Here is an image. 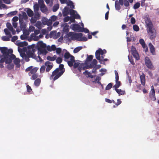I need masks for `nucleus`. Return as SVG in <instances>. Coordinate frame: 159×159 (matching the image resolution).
Returning a JSON list of instances; mask_svg holds the SVG:
<instances>
[{
  "instance_id": "nucleus-44",
  "label": "nucleus",
  "mask_w": 159,
  "mask_h": 159,
  "mask_svg": "<svg viewBox=\"0 0 159 159\" xmlns=\"http://www.w3.org/2000/svg\"><path fill=\"white\" fill-rule=\"evenodd\" d=\"M45 66L43 65L40 68V72L42 73H43L45 71Z\"/></svg>"
},
{
  "instance_id": "nucleus-17",
  "label": "nucleus",
  "mask_w": 159,
  "mask_h": 159,
  "mask_svg": "<svg viewBox=\"0 0 159 159\" xmlns=\"http://www.w3.org/2000/svg\"><path fill=\"white\" fill-rule=\"evenodd\" d=\"M58 69V70L60 72H62L63 74L65 71V69L64 68V65L62 64H60L59 65V67L57 68Z\"/></svg>"
},
{
  "instance_id": "nucleus-52",
  "label": "nucleus",
  "mask_w": 159,
  "mask_h": 159,
  "mask_svg": "<svg viewBox=\"0 0 159 159\" xmlns=\"http://www.w3.org/2000/svg\"><path fill=\"white\" fill-rule=\"evenodd\" d=\"M83 74L86 75H87L88 77L90 76L91 75V73L87 70H86L84 72Z\"/></svg>"
},
{
  "instance_id": "nucleus-30",
  "label": "nucleus",
  "mask_w": 159,
  "mask_h": 159,
  "mask_svg": "<svg viewBox=\"0 0 159 159\" xmlns=\"http://www.w3.org/2000/svg\"><path fill=\"white\" fill-rule=\"evenodd\" d=\"M150 96L151 98H154V99H156L155 91L154 90H151V91L150 93Z\"/></svg>"
},
{
  "instance_id": "nucleus-21",
  "label": "nucleus",
  "mask_w": 159,
  "mask_h": 159,
  "mask_svg": "<svg viewBox=\"0 0 159 159\" xmlns=\"http://www.w3.org/2000/svg\"><path fill=\"white\" fill-rule=\"evenodd\" d=\"M116 92L119 94V95H124L125 94V91L122 90L121 89H116L115 90Z\"/></svg>"
},
{
  "instance_id": "nucleus-29",
  "label": "nucleus",
  "mask_w": 159,
  "mask_h": 159,
  "mask_svg": "<svg viewBox=\"0 0 159 159\" xmlns=\"http://www.w3.org/2000/svg\"><path fill=\"white\" fill-rule=\"evenodd\" d=\"M139 42L143 48H144L146 47V44L144 40L143 39H140L139 40Z\"/></svg>"
},
{
  "instance_id": "nucleus-56",
  "label": "nucleus",
  "mask_w": 159,
  "mask_h": 159,
  "mask_svg": "<svg viewBox=\"0 0 159 159\" xmlns=\"http://www.w3.org/2000/svg\"><path fill=\"white\" fill-rule=\"evenodd\" d=\"M70 17L69 16H67L65 17L64 18V21L65 22H66L68 21L69 20H70Z\"/></svg>"
},
{
  "instance_id": "nucleus-5",
  "label": "nucleus",
  "mask_w": 159,
  "mask_h": 159,
  "mask_svg": "<svg viewBox=\"0 0 159 159\" xmlns=\"http://www.w3.org/2000/svg\"><path fill=\"white\" fill-rule=\"evenodd\" d=\"M0 50L1 52L3 54V56L5 58L7 57H10V58H12L14 59L16 56L13 54L10 55L7 52L8 49L6 47H0Z\"/></svg>"
},
{
  "instance_id": "nucleus-62",
  "label": "nucleus",
  "mask_w": 159,
  "mask_h": 159,
  "mask_svg": "<svg viewBox=\"0 0 159 159\" xmlns=\"http://www.w3.org/2000/svg\"><path fill=\"white\" fill-rule=\"evenodd\" d=\"M135 19L134 18L132 17L131 18L130 22L132 24H134L135 23Z\"/></svg>"
},
{
  "instance_id": "nucleus-34",
  "label": "nucleus",
  "mask_w": 159,
  "mask_h": 159,
  "mask_svg": "<svg viewBox=\"0 0 159 159\" xmlns=\"http://www.w3.org/2000/svg\"><path fill=\"white\" fill-rule=\"evenodd\" d=\"M133 30L136 32L139 31V26L136 25H134L133 26Z\"/></svg>"
},
{
  "instance_id": "nucleus-12",
  "label": "nucleus",
  "mask_w": 159,
  "mask_h": 159,
  "mask_svg": "<svg viewBox=\"0 0 159 159\" xmlns=\"http://www.w3.org/2000/svg\"><path fill=\"white\" fill-rule=\"evenodd\" d=\"M45 66H46V71L49 72L53 66V64L49 61H47L45 63Z\"/></svg>"
},
{
  "instance_id": "nucleus-43",
  "label": "nucleus",
  "mask_w": 159,
  "mask_h": 159,
  "mask_svg": "<svg viewBox=\"0 0 159 159\" xmlns=\"http://www.w3.org/2000/svg\"><path fill=\"white\" fill-rule=\"evenodd\" d=\"M74 64H73V67L74 69H75L77 68L81 64L79 62H75L74 63Z\"/></svg>"
},
{
  "instance_id": "nucleus-2",
  "label": "nucleus",
  "mask_w": 159,
  "mask_h": 159,
  "mask_svg": "<svg viewBox=\"0 0 159 159\" xmlns=\"http://www.w3.org/2000/svg\"><path fill=\"white\" fill-rule=\"evenodd\" d=\"M68 35L69 36L71 37V39L72 40H75L78 39H80L79 41H86L88 40L86 37H83V34L81 33L76 34L73 32H70L68 34Z\"/></svg>"
},
{
  "instance_id": "nucleus-57",
  "label": "nucleus",
  "mask_w": 159,
  "mask_h": 159,
  "mask_svg": "<svg viewBox=\"0 0 159 159\" xmlns=\"http://www.w3.org/2000/svg\"><path fill=\"white\" fill-rule=\"evenodd\" d=\"M56 50L57 53L58 54H60L61 53V49L60 48H57Z\"/></svg>"
},
{
  "instance_id": "nucleus-27",
  "label": "nucleus",
  "mask_w": 159,
  "mask_h": 159,
  "mask_svg": "<svg viewBox=\"0 0 159 159\" xmlns=\"http://www.w3.org/2000/svg\"><path fill=\"white\" fill-rule=\"evenodd\" d=\"M18 45L19 46L22 47L24 46H27L28 45V43L24 41L19 43Z\"/></svg>"
},
{
  "instance_id": "nucleus-41",
  "label": "nucleus",
  "mask_w": 159,
  "mask_h": 159,
  "mask_svg": "<svg viewBox=\"0 0 159 159\" xmlns=\"http://www.w3.org/2000/svg\"><path fill=\"white\" fill-rule=\"evenodd\" d=\"M38 70V68L36 67H35L33 69H31L30 72L31 74H35V73Z\"/></svg>"
},
{
  "instance_id": "nucleus-8",
  "label": "nucleus",
  "mask_w": 159,
  "mask_h": 159,
  "mask_svg": "<svg viewBox=\"0 0 159 159\" xmlns=\"http://www.w3.org/2000/svg\"><path fill=\"white\" fill-rule=\"evenodd\" d=\"M144 61L145 65L148 68L150 69H153L154 66L148 57H146L145 58Z\"/></svg>"
},
{
  "instance_id": "nucleus-33",
  "label": "nucleus",
  "mask_w": 159,
  "mask_h": 159,
  "mask_svg": "<svg viewBox=\"0 0 159 159\" xmlns=\"http://www.w3.org/2000/svg\"><path fill=\"white\" fill-rule=\"evenodd\" d=\"M140 5V3L139 2H137L133 6V8L134 9H137L139 7Z\"/></svg>"
},
{
  "instance_id": "nucleus-58",
  "label": "nucleus",
  "mask_w": 159,
  "mask_h": 159,
  "mask_svg": "<svg viewBox=\"0 0 159 159\" xmlns=\"http://www.w3.org/2000/svg\"><path fill=\"white\" fill-rule=\"evenodd\" d=\"M27 91L28 92H30L32 91V89L31 87L29 85H27L26 86Z\"/></svg>"
},
{
  "instance_id": "nucleus-60",
  "label": "nucleus",
  "mask_w": 159,
  "mask_h": 159,
  "mask_svg": "<svg viewBox=\"0 0 159 159\" xmlns=\"http://www.w3.org/2000/svg\"><path fill=\"white\" fill-rule=\"evenodd\" d=\"M37 20V19L35 18L32 17L30 21L32 23H35Z\"/></svg>"
},
{
  "instance_id": "nucleus-48",
  "label": "nucleus",
  "mask_w": 159,
  "mask_h": 159,
  "mask_svg": "<svg viewBox=\"0 0 159 159\" xmlns=\"http://www.w3.org/2000/svg\"><path fill=\"white\" fill-rule=\"evenodd\" d=\"M14 65L13 64H9L7 66V67L9 70H11L14 67Z\"/></svg>"
},
{
  "instance_id": "nucleus-36",
  "label": "nucleus",
  "mask_w": 159,
  "mask_h": 159,
  "mask_svg": "<svg viewBox=\"0 0 159 159\" xmlns=\"http://www.w3.org/2000/svg\"><path fill=\"white\" fill-rule=\"evenodd\" d=\"M112 85L113 84L111 83L108 84L106 87V90H108L112 88Z\"/></svg>"
},
{
  "instance_id": "nucleus-49",
  "label": "nucleus",
  "mask_w": 159,
  "mask_h": 159,
  "mask_svg": "<svg viewBox=\"0 0 159 159\" xmlns=\"http://www.w3.org/2000/svg\"><path fill=\"white\" fill-rule=\"evenodd\" d=\"M47 59L50 61H55V58L52 57L48 56L47 57Z\"/></svg>"
},
{
  "instance_id": "nucleus-61",
  "label": "nucleus",
  "mask_w": 159,
  "mask_h": 159,
  "mask_svg": "<svg viewBox=\"0 0 159 159\" xmlns=\"http://www.w3.org/2000/svg\"><path fill=\"white\" fill-rule=\"evenodd\" d=\"M131 53H132L133 52H137L136 48H135L134 46H131Z\"/></svg>"
},
{
  "instance_id": "nucleus-3",
  "label": "nucleus",
  "mask_w": 159,
  "mask_h": 159,
  "mask_svg": "<svg viewBox=\"0 0 159 159\" xmlns=\"http://www.w3.org/2000/svg\"><path fill=\"white\" fill-rule=\"evenodd\" d=\"M64 57L65 59V61H67L68 66L70 67L72 66L73 64L75 61L74 57L70 55L68 52L65 53Z\"/></svg>"
},
{
  "instance_id": "nucleus-15",
  "label": "nucleus",
  "mask_w": 159,
  "mask_h": 159,
  "mask_svg": "<svg viewBox=\"0 0 159 159\" xmlns=\"http://www.w3.org/2000/svg\"><path fill=\"white\" fill-rule=\"evenodd\" d=\"M69 8L68 7H66L64 8V11L63 12V15L65 16L69 14Z\"/></svg>"
},
{
  "instance_id": "nucleus-16",
  "label": "nucleus",
  "mask_w": 159,
  "mask_h": 159,
  "mask_svg": "<svg viewBox=\"0 0 159 159\" xmlns=\"http://www.w3.org/2000/svg\"><path fill=\"white\" fill-rule=\"evenodd\" d=\"M149 46L151 52L152 54L154 55L155 54V49L154 46L151 43L149 44Z\"/></svg>"
},
{
  "instance_id": "nucleus-24",
  "label": "nucleus",
  "mask_w": 159,
  "mask_h": 159,
  "mask_svg": "<svg viewBox=\"0 0 159 159\" xmlns=\"http://www.w3.org/2000/svg\"><path fill=\"white\" fill-rule=\"evenodd\" d=\"M27 13L28 16L30 17H32L34 15L33 11L30 9H28L27 11Z\"/></svg>"
},
{
  "instance_id": "nucleus-7",
  "label": "nucleus",
  "mask_w": 159,
  "mask_h": 159,
  "mask_svg": "<svg viewBox=\"0 0 159 159\" xmlns=\"http://www.w3.org/2000/svg\"><path fill=\"white\" fill-rule=\"evenodd\" d=\"M104 54V51L101 48H99L95 52L96 57L101 64H102V60L101 59L100 55H102Z\"/></svg>"
},
{
  "instance_id": "nucleus-19",
  "label": "nucleus",
  "mask_w": 159,
  "mask_h": 159,
  "mask_svg": "<svg viewBox=\"0 0 159 159\" xmlns=\"http://www.w3.org/2000/svg\"><path fill=\"white\" fill-rule=\"evenodd\" d=\"M120 5L119 1L116 0L115 1V7L116 10H119L120 9Z\"/></svg>"
},
{
  "instance_id": "nucleus-38",
  "label": "nucleus",
  "mask_w": 159,
  "mask_h": 159,
  "mask_svg": "<svg viewBox=\"0 0 159 159\" xmlns=\"http://www.w3.org/2000/svg\"><path fill=\"white\" fill-rule=\"evenodd\" d=\"M82 48V47H79L75 48L73 52L74 53H76L79 51Z\"/></svg>"
},
{
  "instance_id": "nucleus-40",
  "label": "nucleus",
  "mask_w": 159,
  "mask_h": 159,
  "mask_svg": "<svg viewBox=\"0 0 159 159\" xmlns=\"http://www.w3.org/2000/svg\"><path fill=\"white\" fill-rule=\"evenodd\" d=\"M14 63L15 64H18L20 63V60L18 58H16V57L13 59Z\"/></svg>"
},
{
  "instance_id": "nucleus-64",
  "label": "nucleus",
  "mask_w": 159,
  "mask_h": 159,
  "mask_svg": "<svg viewBox=\"0 0 159 159\" xmlns=\"http://www.w3.org/2000/svg\"><path fill=\"white\" fill-rule=\"evenodd\" d=\"M38 77V75L36 74H34L31 77V78L33 80L36 79Z\"/></svg>"
},
{
  "instance_id": "nucleus-59",
  "label": "nucleus",
  "mask_w": 159,
  "mask_h": 159,
  "mask_svg": "<svg viewBox=\"0 0 159 159\" xmlns=\"http://www.w3.org/2000/svg\"><path fill=\"white\" fill-rule=\"evenodd\" d=\"M52 22L51 20H50V19L48 20L46 22V24L48 26H51V25L52 24Z\"/></svg>"
},
{
  "instance_id": "nucleus-4",
  "label": "nucleus",
  "mask_w": 159,
  "mask_h": 159,
  "mask_svg": "<svg viewBox=\"0 0 159 159\" xmlns=\"http://www.w3.org/2000/svg\"><path fill=\"white\" fill-rule=\"evenodd\" d=\"M63 72H60L57 69H56L52 73V75L50 77V80H53V81H55L59 77H60L63 74Z\"/></svg>"
},
{
  "instance_id": "nucleus-50",
  "label": "nucleus",
  "mask_w": 159,
  "mask_h": 159,
  "mask_svg": "<svg viewBox=\"0 0 159 159\" xmlns=\"http://www.w3.org/2000/svg\"><path fill=\"white\" fill-rule=\"evenodd\" d=\"M105 101L106 102L110 103H112V102H113V103H115V102L114 100H111L108 98H105Z\"/></svg>"
},
{
  "instance_id": "nucleus-39",
  "label": "nucleus",
  "mask_w": 159,
  "mask_h": 159,
  "mask_svg": "<svg viewBox=\"0 0 159 159\" xmlns=\"http://www.w3.org/2000/svg\"><path fill=\"white\" fill-rule=\"evenodd\" d=\"M40 16V15L39 13L37 11L36 12H35V14L34 16V17L37 20H39V19Z\"/></svg>"
},
{
  "instance_id": "nucleus-32",
  "label": "nucleus",
  "mask_w": 159,
  "mask_h": 159,
  "mask_svg": "<svg viewBox=\"0 0 159 159\" xmlns=\"http://www.w3.org/2000/svg\"><path fill=\"white\" fill-rule=\"evenodd\" d=\"M59 5L58 4L55 5L52 8V11L53 12H55L59 9Z\"/></svg>"
},
{
  "instance_id": "nucleus-11",
  "label": "nucleus",
  "mask_w": 159,
  "mask_h": 159,
  "mask_svg": "<svg viewBox=\"0 0 159 159\" xmlns=\"http://www.w3.org/2000/svg\"><path fill=\"white\" fill-rule=\"evenodd\" d=\"M12 58H10V57H7L5 58L3 57V58H1L0 60V63H3L4 62H5L6 64H9L11 63L13 59Z\"/></svg>"
},
{
  "instance_id": "nucleus-20",
  "label": "nucleus",
  "mask_w": 159,
  "mask_h": 159,
  "mask_svg": "<svg viewBox=\"0 0 159 159\" xmlns=\"http://www.w3.org/2000/svg\"><path fill=\"white\" fill-rule=\"evenodd\" d=\"M66 4L68 6L70 7L71 8H75V6L74 5V3L72 1L70 0H68V1L67 2Z\"/></svg>"
},
{
  "instance_id": "nucleus-42",
  "label": "nucleus",
  "mask_w": 159,
  "mask_h": 159,
  "mask_svg": "<svg viewBox=\"0 0 159 159\" xmlns=\"http://www.w3.org/2000/svg\"><path fill=\"white\" fill-rule=\"evenodd\" d=\"M17 13V11H11L8 13V15L11 16H12L15 15Z\"/></svg>"
},
{
  "instance_id": "nucleus-26",
  "label": "nucleus",
  "mask_w": 159,
  "mask_h": 159,
  "mask_svg": "<svg viewBox=\"0 0 159 159\" xmlns=\"http://www.w3.org/2000/svg\"><path fill=\"white\" fill-rule=\"evenodd\" d=\"M116 84L113 86V87L115 88V89H117L121 85V83L120 81H116Z\"/></svg>"
},
{
  "instance_id": "nucleus-37",
  "label": "nucleus",
  "mask_w": 159,
  "mask_h": 159,
  "mask_svg": "<svg viewBox=\"0 0 159 159\" xmlns=\"http://www.w3.org/2000/svg\"><path fill=\"white\" fill-rule=\"evenodd\" d=\"M10 37L6 36H3L2 37V39L3 41H8L10 40Z\"/></svg>"
},
{
  "instance_id": "nucleus-51",
  "label": "nucleus",
  "mask_w": 159,
  "mask_h": 159,
  "mask_svg": "<svg viewBox=\"0 0 159 159\" xmlns=\"http://www.w3.org/2000/svg\"><path fill=\"white\" fill-rule=\"evenodd\" d=\"M6 26L10 30H11V29L13 28L11 24L7 22V24Z\"/></svg>"
},
{
  "instance_id": "nucleus-6",
  "label": "nucleus",
  "mask_w": 159,
  "mask_h": 159,
  "mask_svg": "<svg viewBox=\"0 0 159 159\" xmlns=\"http://www.w3.org/2000/svg\"><path fill=\"white\" fill-rule=\"evenodd\" d=\"M35 51L36 50L34 48H32L31 49V50H29L26 52V55L29 57L36 59H37V56L34 53Z\"/></svg>"
},
{
  "instance_id": "nucleus-9",
  "label": "nucleus",
  "mask_w": 159,
  "mask_h": 159,
  "mask_svg": "<svg viewBox=\"0 0 159 159\" xmlns=\"http://www.w3.org/2000/svg\"><path fill=\"white\" fill-rule=\"evenodd\" d=\"M39 3L40 5V7L41 11L42 12H45L47 10V7L44 4L43 0H39Z\"/></svg>"
},
{
  "instance_id": "nucleus-54",
  "label": "nucleus",
  "mask_w": 159,
  "mask_h": 159,
  "mask_svg": "<svg viewBox=\"0 0 159 159\" xmlns=\"http://www.w3.org/2000/svg\"><path fill=\"white\" fill-rule=\"evenodd\" d=\"M124 4L125 7H128L129 4L127 0H124Z\"/></svg>"
},
{
  "instance_id": "nucleus-14",
  "label": "nucleus",
  "mask_w": 159,
  "mask_h": 159,
  "mask_svg": "<svg viewBox=\"0 0 159 159\" xmlns=\"http://www.w3.org/2000/svg\"><path fill=\"white\" fill-rule=\"evenodd\" d=\"M20 24V27L21 29H25L26 28V24L23 20H19Z\"/></svg>"
},
{
  "instance_id": "nucleus-47",
  "label": "nucleus",
  "mask_w": 159,
  "mask_h": 159,
  "mask_svg": "<svg viewBox=\"0 0 159 159\" xmlns=\"http://www.w3.org/2000/svg\"><path fill=\"white\" fill-rule=\"evenodd\" d=\"M57 19V16L54 15L51 16L50 19V20H51L52 22L55 21Z\"/></svg>"
},
{
  "instance_id": "nucleus-1",
  "label": "nucleus",
  "mask_w": 159,
  "mask_h": 159,
  "mask_svg": "<svg viewBox=\"0 0 159 159\" xmlns=\"http://www.w3.org/2000/svg\"><path fill=\"white\" fill-rule=\"evenodd\" d=\"M148 33L151 39H154L156 36V32L154 28L152 22L149 18H147L145 21Z\"/></svg>"
},
{
  "instance_id": "nucleus-10",
  "label": "nucleus",
  "mask_w": 159,
  "mask_h": 159,
  "mask_svg": "<svg viewBox=\"0 0 159 159\" xmlns=\"http://www.w3.org/2000/svg\"><path fill=\"white\" fill-rule=\"evenodd\" d=\"M38 45L39 48H38V50L41 53H43L45 51V50H43L42 48H45L46 47V44L43 43L42 41H40L39 42Z\"/></svg>"
},
{
  "instance_id": "nucleus-31",
  "label": "nucleus",
  "mask_w": 159,
  "mask_h": 159,
  "mask_svg": "<svg viewBox=\"0 0 159 159\" xmlns=\"http://www.w3.org/2000/svg\"><path fill=\"white\" fill-rule=\"evenodd\" d=\"M2 8L7 9V6L4 4L2 3L1 0H0V9H2Z\"/></svg>"
},
{
  "instance_id": "nucleus-55",
  "label": "nucleus",
  "mask_w": 159,
  "mask_h": 159,
  "mask_svg": "<svg viewBox=\"0 0 159 159\" xmlns=\"http://www.w3.org/2000/svg\"><path fill=\"white\" fill-rule=\"evenodd\" d=\"M17 39L18 37L17 36H14L12 37L11 39V41L12 42H14Z\"/></svg>"
},
{
  "instance_id": "nucleus-13",
  "label": "nucleus",
  "mask_w": 159,
  "mask_h": 159,
  "mask_svg": "<svg viewBox=\"0 0 159 159\" xmlns=\"http://www.w3.org/2000/svg\"><path fill=\"white\" fill-rule=\"evenodd\" d=\"M140 78L142 84L143 86L145 85V76L144 73H142V74L140 75Z\"/></svg>"
},
{
  "instance_id": "nucleus-45",
  "label": "nucleus",
  "mask_w": 159,
  "mask_h": 159,
  "mask_svg": "<svg viewBox=\"0 0 159 159\" xmlns=\"http://www.w3.org/2000/svg\"><path fill=\"white\" fill-rule=\"evenodd\" d=\"M62 59L60 57H58L56 60V62L58 64H60L62 61Z\"/></svg>"
},
{
  "instance_id": "nucleus-63",
  "label": "nucleus",
  "mask_w": 159,
  "mask_h": 159,
  "mask_svg": "<svg viewBox=\"0 0 159 159\" xmlns=\"http://www.w3.org/2000/svg\"><path fill=\"white\" fill-rule=\"evenodd\" d=\"M83 64H81L80 65L77 67L78 70L80 72H81V70L82 69V66Z\"/></svg>"
},
{
  "instance_id": "nucleus-46",
  "label": "nucleus",
  "mask_w": 159,
  "mask_h": 159,
  "mask_svg": "<svg viewBox=\"0 0 159 159\" xmlns=\"http://www.w3.org/2000/svg\"><path fill=\"white\" fill-rule=\"evenodd\" d=\"M128 57L129 60L131 64L133 65H134L135 64V63L134 61V60L132 58V57H130L129 56H128Z\"/></svg>"
},
{
  "instance_id": "nucleus-22",
  "label": "nucleus",
  "mask_w": 159,
  "mask_h": 159,
  "mask_svg": "<svg viewBox=\"0 0 159 159\" xmlns=\"http://www.w3.org/2000/svg\"><path fill=\"white\" fill-rule=\"evenodd\" d=\"M4 30L5 34L7 35L9 37L11 38L12 37V36L11 34V33L9 31L8 29L6 28Z\"/></svg>"
},
{
  "instance_id": "nucleus-25",
  "label": "nucleus",
  "mask_w": 159,
  "mask_h": 159,
  "mask_svg": "<svg viewBox=\"0 0 159 159\" xmlns=\"http://www.w3.org/2000/svg\"><path fill=\"white\" fill-rule=\"evenodd\" d=\"M41 80L40 79L38 78L36 79L34 81V84L37 86H39L40 84Z\"/></svg>"
},
{
  "instance_id": "nucleus-28",
  "label": "nucleus",
  "mask_w": 159,
  "mask_h": 159,
  "mask_svg": "<svg viewBox=\"0 0 159 159\" xmlns=\"http://www.w3.org/2000/svg\"><path fill=\"white\" fill-rule=\"evenodd\" d=\"M88 57L86 59L85 61L86 63L88 62L91 61L93 59V56L92 55H90L89 56L87 55Z\"/></svg>"
},
{
  "instance_id": "nucleus-35",
  "label": "nucleus",
  "mask_w": 159,
  "mask_h": 159,
  "mask_svg": "<svg viewBox=\"0 0 159 159\" xmlns=\"http://www.w3.org/2000/svg\"><path fill=\"white\" fill-rule=\"evenodd\" d=\"M77 12L76 11L73 9H70L69 10V14L70 15L73 16L75 14V13Z\"/></svg>"
},
{
  "instance_id": "nucleus-18",
  "label": "nucleus",
  "mask_w": 159,
  "mask_h": 159,
  "mask_svg": "<svg viewBox=\"0 0 159 159\" xmlns=\"http://www.w3.org/2000/svg\"><path fill=\"white\" fill-rule=\"evenodd\" d=\"M73 29L74 30H77L82 29L81 28L78 24H75L72 26Z\"/></svg>"
},
{
  "instance_id": "nucleus-23",
  "label": "nucleus",
  "mask_w": 159,
  "mask_h": 159,
  "mask_svg": "<svg viewBox=\"0 0 159 159\" xmlns=\"http://www.w3.org/2000/svg\"><path fill=\"white\" fill-rule=\"evenodd\" d=\"M132 54L137 60H138L139 59V56L137 51L135 52H133L132 53Z\"/></svg>"
},
{
  "instance_id": "nucleus-53",
  "label": "nucleus",
  "mask_w": 159,
  "mask_h": 159,
  "mask_svg": "<svg viewBox=\"0 0 159 159\" xmlns=\"http://www.w3.org/2000/svg\"><path fill=\"white\" fill-rule=\"evenodd\" d=\"M34 11H38L39 10V6L38 4H36L34 6Z\"/></svg>"
}]
</instances>
